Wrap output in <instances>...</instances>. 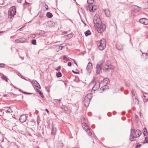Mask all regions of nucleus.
Segmentation results:
<instances>
[{
	"instance_id": "obj_1",
	"label": "nucleus",
	"mask_w": 148,
	"mask_h": 148,
	"mask_svg": "<svg viewBox=\"0 0 148 148\" xmlns=\"http://www.w3.org/2000/svg\"><path fill=\"white\" fill-rule=\"evenodd\" d=\"M130 140L132 142L135 141L136 138L139 137L141 134V131L137 129H131L130 130Z\"/></svg>"
},
{
	"instance_id": "obj_2",
	"label": "nucleus",
	"mask_w": 148,
	"mask_h": 148,
	"mask_svg": "<svg viewBox=\"0 0 148 148\" xmlns=\"http://www.w3.org/2000/svg\"><path fill=\"white\" fill-rule=\"evenodd\" d=\"M92 94L91 93H89L84 97V103L85 106L87 107H88L90 103V99L92 98Z\"/></svg>"
},
{
	"instance_id": "obj_3",
	"label": "nucleus",
	"mask_w": 148,
	"mask_h": 148,
	"mask_svg": "<svg viewBox=\"0 0 148 148\" xmlns=\"http://www.w3.org/2000/svg\"><path fill=\"white\" fill-rule=\"evenodd\" d=\"M95 27H96L97 31L99 33H101L104 31L106 29V25L101 23L98 25H96Z\"/></svg>"
},
{
	"instance_id": "obj_4",
	"label": "nucleus",
	"mask_w": 148,
	"mask_h": 148,
	"mask_svg": "<svg viewBox=\"0 0 148 148\" xmlns=\"http://www.w3.org/2000/svg\"><path fill=\"white\" fill-rule=\"evenodd\" d=\"M16 13V8L15 6L11 7L8 11V18L10 19L13 17Z\"/></svg>"
},
{
	"instance_id": "obj_5",
	"label": "nucleus",
	"mask_w": 148,
	"mask_h": 148,
	"mask_svg": "<svg viewBox=\"0 0 148 148\" xmlns=\"http://www.w3.org/2000/svg\"><path fill=\"white\" fill-rule=\"evenodd\" d=\"M99 45L98 46V48L99 50L102 51L104 49L106 46V42L104 39H101L99 42Z\"/></svg>"
},
{
	"instance_id": "obj_6",
	"label": "nucleus",
	"mask_w": 148,
	"mask_h": 148,
	"mask_svg": "<svg viewBox=\"0 0 148 148\" xmlns=\"http://www.w3.org/2000/svg\"><path fill=\"white\" fill-rule=\"evenodd\" d=\"M93 22L95 24V26L96 25H98L101 23V22L100 18L97 15H95L94 17L93 20Z\"/></svg>"
},
{
	"instance_id": "obj_7",
	"label": "nucleus",
	"mask_w": 148,
	"mask_h": 148,
	"mask_svg": "<svg viewBox=\"0 0 148 148\" xmlns=\"http://www.w3.org/2000/svg\"><path fill=\"white\" fill-rule=\"evenodd\" d=\"M114 67L110 64H106L104 65L103 67V69L104 70H107L109 69H113Z\"/></svg>"
},
{
	"instance_id": "obj_8",
	"label": "nucleus",
	"mask_w": 148,
	"mask_h": 148,
	"mask_svg": "<svg viewBox=\"0 0 148 148\" xmlns=\"http://www.w3.org/2000/svg\"><path fill=\"white\" fill-rule=\"evenodd\" d=\"M102 64H97L96 67V72L97 74H99L102 72Z\"/></svg>"
},
{
	"instance_id": "obj_9",
	"label": "nucleus",
	"mask_w": 148,
	"mask_h": 148,
	"mask_svg": "<svg viewBox=\"0 0 148 148\" xmlns=\"http://www.w3.org/2000/svg\"><path fill=\"white\" fill-rule=\"evenodd\" d=\"M139 22L145 25H148V20L145 18H140L139 20Z\"/></svg>"
},
{
	"instance_id": "obj_10",
	"label": "nucleus",
	"mask_w": 148,
	"mask_h": 148,
	"mask_svg": "<svg viewBox=\"0 0 148 148\" xmlns=\"http://www.w3.org/2000/svg\"><path fill=\"white\" fill-rule=\"evenodd\" d=\"M27 116L25 114L22 115L19 118V121L21 122H24L27 120Z\"/></svg>"
},
{
	"instance_id": "obj_11",
	"label": "nucleus",
	"mask_w": 148,
	"mask_h": 148,
	"mask_svg": "<svg viewBox=\"0 0 148 148\" xmlns=\"http://www.w3.org/2000/svg\"><path fill=\"white\" fill-rule=\"evenodd\" d=\"M26 40L25 38H21L15 40V42L16 43H23L25 42Z\"/></svg>"
},
{
	"instance_id": "obj_12",
	"label": "nucleus",
	"mask_w": 148,
	"mask_h": 148,
	"mask_svg": "<svg viewBox=\"0 0 148 148\" xmlns=\"http://www.w3.org/2000/svg\"><path fill=\"white\" fill-rule=\"evenodd\" d=\"M92 63L91 62H89L86 68L87 70L88 71V72L89 73H90L92 69Z\"/></svg>"
},
{
	"instance_id": "obj_13",
	"label": "nucleus",
	"mask_w": 148,
	"mask_h": 148,
	"mask_svg": "<svg viewBox=\"0 0 148 148\" xmlns=\"http://www.w3.org/2000/svg\"><path fill=\"white\" fill-rule=\"evenodd\" d=\"M116 49L119 50H121L123 49V45L121 43L119 42H118L116 44Z\"/></svg>"
},
{
	"instance_id": "obj_14",
	"label": "nucleus",
	"mask_w": 148,
	"mask_h": 148,
	"mask_svg": "<svg viewBox=\"0 0 148 148\" xmlns=\"http://www.w3.org/2000/svg\"><path fill=\"white\" fill-rule=\"evenodd\" d=\"M104 11L107 17H109L111 16V13L109 9H106L104 10Z\"/></svg>"
},
{
	"instance_id": "obj_15",
	"label": "nucleus",
	"mask_w": 148,
	"mask_h": 148,
	"mask_svg": "<svg viewBox=\"0 0 148 148\" xmlns=\"http://www.w3.org/2000/svg\"><path fill=\"white\" fill-rule=\"evenodd\" d=\"M143 96L144 102H145L148 100V94L146 93H144Z\"/></svg>"
},
{
	"instance_id": "obj_16",
	"label": "nucleus",
	"mask_w": 148,
	"mask_h": 148,
	"mask_svg": "<svg viewBox=\"0 0 148 148\" xmlns=\"http://www.w3.org/2000/svg\"><path fill=\"white\" fill-rule=\"evenodd\" d=\"M89 10L90 12H93L96 10L95 8H94V6H92L91 5H89Z\"/></svg>"
},
{
	"instance_id": "obj_17",
	"label": "nucleus",
	"mask_w": 148,
	"mask_h": 148,
	"mask_svg": "<svg viewBox=\"0 0 148 148\" xmlns=\"http://www.w3.org/2000/svg\"><path fill=\"white\" fill-rule=\"evenodd\" d=\"M133 101L134 104L138 105L139 104V101L136 97L133 98Z\"/></svg>"
},
{
	"instance_id": "obj_18",
	"label": "nucleus",
	"mask_w": 148,
	"mask_h": 148,
	"mask_svg": "<svg viewBox=\"0 0 148 148\" xmlns=\"http://www.w3.org/2000/svg\"><path fill=\"white\" fill-rule=\"evenodd\" d=\"M31 6V4L27 2L26 0H25V3L23 4V6L24 8Z\"/></svg>"
},
{
	"instance_id": "obj_19",
	"label": "nucleus",
	"mask_w": 148,
	"mask_h": 148,
	"mask_svg": "<svg viewBox=\"0 0 148 148\" xmlns=\"http://www.w3.org/2000/svg\"><path fill=\"white\" fill-rule=\"evenodd\" d=\"M47 24L49 27H52L55 25L54 22L51 21H48L47 22Z\"/></svg>"
},
{
	"instance_id": "obj_20",
	"label": "nucleus",
	"mask_w": 148,
	"mask_h": 148,
	"mask_svg": "<svg viewBox=\"0 0 148 148\" xmlns=\"http://www.w3.org/2000/svg\"><path fill=\"white\" fill-rule=\"evenodd\" d=\"M56 128L54 127H52V129H51V134H52L53 135H54L56 134Z\"/></svg>"
},
{
	"instance_id": "obj_21",
	"label": "nucleus",
	"mask_w": 148,
	"mask_h": 148,
	"mask_svg": "<svg viewBox=\"0 0 148 148\" xmlns=\"http://www.w3.org/2000/svg\"><path fill=\"white\" fill-rule=\"evenodd\" d=\"M133 8L134 10H136L137 11H140L142 9L141 8L136 5L134 6Z\"/></svg>"
},
{
	"instance_id": "obj_22",
	"label": "nucleus",
	"mask_w": 148,
	"mask_h": 148,
	"mask_svg": "<svg viewBox=\"0 0 148 148\" xmlns=\"http://www.w3.org/2000/svg\"><path fill=\"white\" fill-rule=\"evenodd\" d=\"M100 83L99 82H97L96 83L93 88H96V89H98L100 87Z\"/></svg>"
},
{
	"instance_id": "obj_23",
	"label": "nucleus",
	"mask_w": 148,
	"mask_h": 148,
	"mask_svg": "<svg viewBox=\"0 0 148 148\" xmlns=\"http://www.w3.org/2000/svg\"><path fill=\"white\" fill-rule=\"evenodd\" d=\"M82 125L83 128L85 130H86L87 129V128H88V127L87 125V124L85 123H82Z\"/></svg>"
},
{
	"instance_id": "obj_24",
	"label": "nucleus",
	"mask_w": 148,
	"mask_h": 148,
	"mask_svg": "<svg viewBox=\"0 0 148 148\" xmlns=\"http://www.w3.org/2000/svg\"><path fill=\"white\" fill-rule=\"evenodd\" d=\"M1 78L3 80H5L6 82H8V78L4 75L3 74L2 75Z\"/></svg>"
},
{
	"instance_id": "obj_25",
	"label": "nucleus",
	"mask_w": 148,
	"mask_h": 148,
	"mask_svg": "<svg viewBox=\"0 0 148 148\" xmlns=\"http://www.w3.org/2000/svg\"><path fill=\"white\" fill-rule=\"evenodd\" d=\"M37 92H38L39 94L40 95L41 97L43 98L44 97V96L42 92L40 90H39L38 89H37Z\"/></svg>"
},
{
	"instance_id": "obj_26",
	"label": "nucleus",
	"mask_w": 148,
	"mask_h": 148,
	"mask_svg": "<svg viewBox=\"0 0 148 148\" xmlns=\"http://www.w3.org/2000/svg\"><path fill=\"white\" fill-rule=\"evenodd\" d=\"M47 16L49 18H51L53 16V15L50 12H48L47 13Z\"/></svg>"
},
{
	"instance_id": "obj_27",
	"label": "nucleus",
	"mask_w": 148,
	"mask_h": 148,
	"mask_svg": "<svg viewBox=\"0 0 148 148\" xmlns=\"http://www.w3.org/2000/svg\"><path fill=\"white\" fill-rule=\"evenodd\" d=\"M143 130L144 132L143 133L144 136H147L148 134V132L147 129L145 127Z\"/></svg>"
},
{
	"instance_id": "obj_28",
	"label": "nucleus",
	"mask_w": 148,
	"mask_h": 148,
	"mask_svg": "<svg viewBox=\"0 0 148 148\" xmlns=\"http://www.w3.org/2000/svg\"><path fill=\"white\" fill-rule=\"evenodd\" d=\"M91 33L90 30H88L85 32V34L86 36L90 35L91 34Z\"/></svg>"
},
{
	"instance_id": "obj_29",
	"label": "nucleus",
	"mask_w": 148,
	"mask_h": 148,
	"mask_svg": "<svg viewBox=\"0 0 148 148\" xmlns=\"http://www.w3.org/2000/svg\"><path fill=\"white\" fill-rule=\"evenodd\" d=\"M109 81V79L107 78H105L103 79V82L104 83H105L106 84L108 83Z\"/></svg>"
},
{
	"instance_id": "obj_30",
	"label": "nucleus",
	"mask_w": 148,
	"mask_h": 148,
	"mask_svg": "<svg viewBox=\"0 0 148 148\" xmlns=\"http://www.w3.org/2000/svg\"><path fill=\"white\" fill-rule=\"evenodd\" d=\"M57 146L60 147H62L63 145L62 141H60L57 144Z\"/></svg>"
},
{
	"instance_id": "obj_31",
	"label": "nucleus",
	"mask_w": 148,
	"mask_h": 148,
	"mask_svg": "<svg viewBox=\"0 0 148 148\" xmlns=\"http://www.w3.org/2000/svg\"><path fill=\"white\" fill-rule=\"evenodd\" d=\"M86 130V132L88 134V135L91 136L92 134V133L90 132L89 128H88Z\"/></svg>"
},
{
	"instance_id": "obj_32",
	"label": "nucleus",
	"mask_w": 148,
	"mask_h": 148,
	"mask_svg": "<svg viewBox=\"0 0 148 148\" xmlns=\"http://www.w3.org/2000/svg\"><path fill=\"white\" fill-rule=\"evenodd\" d=\"M56 76L57 77H60L62 76V73L60 72H58L56 73Z\"/></svg>"
},
{
	"instance_id": "obj_33",
	"label": "nucleus",
	"mask_w": 148,
	"mask_h": 148,
	"mask_svg": "<svg viewBox=\"0 0 148 148\" xmlns=\"http://www.w3.org/2000/svg\"><path fill=\"white\" fill-rule=\"evenodd\" d=\"M36 84L35 85V86L36 87H37L39 89H40L41 88V87L39 84H38L36 81Z\"/></svg>"
},
{
	"instance_id": "obj_34",
	"label": "nucleus",
	"mask_w": 148,
	"mask_h": 148,
	"mask_svg": "<svg viewBox=\"0 0 148 148\" xmlns=\"http://www.w3.org/2000/svg\"><path fill=\"white\" fill-rule=\"evenodd\" d=\"M8 108H9V109L8 110H6L5 111V112L7 113H11V112H12V111L11 110L10 107H7Z\"/></svg>"
},
{
	"instance_id": "obj_35",
	"label": "nucleus",
	"mask_w": 148,
	"mask_h": 148,
	"mask_svg": "<svg viewBox=\"0 0 148 148\" xmlns=\"http://www.w3.org/2000/svg\"><path fill=\"white\" fill-rule=\"evenodd\" d=\"M142 56H144L145 57H146V58H147V57H146L147 56L148 58V53H143L142 54Z\"/></svg>"
},
{
	"instance_id": "obj_36",
	"label": "nucleus",
	"mask_w": 148,
	"mask_h": 148,
	"mask_svg": "<svg viewBox=\"0 0 148 148\" xmlns=\"http://www.w3.org/2000/svg\"><path fill=\"white\" fill-rule=\"evenodd\" d=\"M93 0H87V3L88 4H91L93 3Z\"/></svg>"
},
{
	"instance_id": "obj_37",
	"label": "nucleus",
	"mask_w": 148,
	"mask_h": 148,
	"mask_svg": "<svg viewBox=\"0 0 148 148\" xmlns=\"http://www.w3.org/2000/svg\"><path fill=\"white\" fill-rule=\"evenodd\" d=\"M143 143H148V137H145L144 142Z\"/></svg>"
},
{
	"instance_id": "obj_38",
	"label": "nucleus",
	"mask_w": 148,
	"mask_h": 148,
	"mask_svg": "<svg viewBox=\"0 0 148 148\" xmlns=\"http://www.w3.org/2000/svg\"><path fill=\"white\" fill-rule=\"evenodd\" d=\"M69 110L68 109L67 107L66 106L64 108V111L65 112L67 113V112Z\"/></svg>"
},
{
	"instance_id": "obj_39",
	"label": "nucleus",
	"mask_w": 148,
	"mask_h": 148,
	"mask_svg": "<svg viewBox=\"0 0 148 148\" xmlns=\"http://www.w3.org/2000/svg\"><path fill=\"white\" fill-rule=\"evenodd\" d=\"M32 44L33 45L36 44V40L35 39L33 40L32 41Z\"/></svg>"
},
{
	"instance_id": "obj_40",
	"label": "nucleus",
	"mask_w": 148,
	"mask_h": 148,
	"mask_svg": "<svg viewBox=\"0 0 148 148\" xmlns=\"http://www.w3.org/2000/svg\"><path fill=\"white\" fill-rule=\"evenodd\" d=\"M36 36L35 34H31L29 36V37L31 38H34Z\"/></svg>"
},
{
	"instance_id": "obj_41",
	"label": "nucleus",
	"mask_w": 148,
	"mask_h": 148,
	"mask_svg": "<svg viewBox=\"0 0 148 148\" xmlns=\"http://www.w3.org/2000/svg\"><path fill=\"white\" fill-rule=\"evenodd\" d=\"M18 76H19L22 78L26 80H27L24 77H23V76L22 75H21V74H20L19 75H18Z\"/></svg>"
},
{
	"instance_id": "obj_42",
	"label": "nucleus",
	"mask_w": 148,
	"mask_h": 148,
	"mask_svg": "<svg viewBox=\"0 0 148 148\" xmlns=\"http://www.w3.org/2000/svg\"><path fill=\"white\" fill-rule=\"evenodd\" d=\"M61 68V66H58L57 69H55L57 71H60V69Z\"/></svg>"
},
{
	"instance_id": "obj_43",
	"label": "nucleus",
	"mask_w": 148,
	"mask_h": 148,
	"mask_svg": "<svg viewBox=\"0 0 148 148\" xmlns=\"http://www.w3.org/2000/svg\"><path fill=\"white\" fill-rule=\"evenodd\" d=\"M141 146V144L137 145L136 146V148H140Z\"/></svg>"
},
{
	"instance_id": "obj_44",
	"label": "nucleus",
	"mask_w": 148,
	"mask_h": 148,
	"mask_svg": "<svg viewBox=\"0 0 148 148\" xmlns=\"http://www.w3.org/2000/svg\"><path fill=\"white\" fill-rule=\"evenodd\" d=\"M5 65L4 64H0V67H4Z\"/></svg>"
},
{
	"instance_id": "obj_45",
	"label": "nucleus",
	"mask_w": 148,
	"mask_h": 148,
	"mask_svg": "<svg viewBox=\"0 0 148 148\" xmlns=\"http://www.w3.org/2000/svg\"><path fill=\"white\" fill-rule=\"evenodd\" d=\"M131 93L133 96H134L135 95V93L134 92V91L133 90H132L131 91Z\"/></svg>"
},
{
	"instance_id": "obj_46",
	"label": "nucleus",
	"mask_w": 148,
	"mask_h": 148,
	"mask_svg": "<svg viewBox=\"0 0 148 148\" xmlns=\"http://www.w3.org/2000/svg\"><path fill=\"white\" fill-rule=\"evenodd\" d=\"M107 86H103L102 90H104L106 88H107Z\"/></svg>"
},
{
	"instance_id": "obj_47",
	"label": "nucleus",
	"mask_w": 148,
	"mask_h": 148,
	"mask_svg": "<svg viewBox=\"0 0 148 148\" xmlns=\"http://www.w3.org/2000/svg\"><path fill=\"white\" fill-rule=\"evenodd\" d=\"M71 65H72L71 63V62H69L68 63V65L69 66H71Z\"/></svg>"
},
{
	"instance_id": "obj_48",
	"label": "nucleus",
	"mask_w": 148,
	"mask_h": 148,
	"mask_svg": "<svg viewBox=\"0 0 148 148\" xmlns=\"http://www.w3.org/2000/svg\"><path fill=\"white\" fill-rule=\"evenodd\" d=\"M67 57H66V56L64 55L63 56V59L64 60H65L67 58Z\"/></svg>"
},
{
	"instance_id": "obj_49",
	"label": "nucleus",
	"mask_w": 148,
	"mask_h": 148,
	"mask_svg": "<svg viewBox=\"0 0 148 148\" xmlns=\"http://www.w3.org/2000/svg\"><path fill=\"white\" fill-rule=\"evenodd\" d=\"M65 106H63L61 107V109H62L64 110V108H65Z\"/></svg>"
},
{
	"instance_id": "obj_50",
	"label": "nucleus",
	"mask_w": 148,
	"mask_h": 148,
	"mask_svg": "<svg viewBox=\"0 0 148 148\" xmlns=\"http://www.w3.org/2000/svg\"><path fill=\"white\" fill-rule=\"evenodd\" d=\"M72 71L75 74H78L79 73L78 72H77L75 71H74L73 70H72Z\"/></svg>"
},
{
	"instance_id": "obj_51",
	"label": "nucleus",
	"mask_w": 148,
	"mask_h": 148,
	"mask_svg": "<svg viewBox=\"0 0 148 148\" xmlns=\"http://www.w3.org/2000/svg\"><path fill=\"white\" fill-rule=\"evenodd\" d=\"M56 101L57 102V101H58L59 102V103L60 101H61V99H56Z\"/></svg>"
},
{
	"instance_id": "obj_52",
	"label": "nucleus",
	"mask_w": 148,
	"mask_h": 148,
	"mask_svg": "<svg viewBox=\"0 0 148 148\" xmlns=\"http://www.w3.org/2000/svg\"><path fill=\"white\" fill-rule=\"evenodd\" d=\"M22 0H17V2L19 3H21L22 2Z\"/></svg>"
},
{
	"instance_id": "obj_53",
	"label": "nucleus",
	"mask_w": 148,
	"mask_h": 148,
	"mask_svg": "<svg viewBox=\"0 0 148 148\" xmlns=\"http://www.w3.org/2000/svg\"><path fill=\"white\" fill-rule=\"evenodd\" d=\"M59 49H60V50H62V49L63 47L61 46H60L59 47Z\"/></svg>"
},
{
	"instance_id": "obj_54",
	"label": "nucleus",
	"mask_w": 148,
	"mask_h": 148,
	"mask_svg": "<svg viewBox=\"0 0 148 148\" xmlns=\"http://www.w3.org/2000/svg\"><path fill=\"white\" fill-rule=\"evenodd\" d=\"M45 8H46L47 10L48 9V6L47 5H45Z\"/></svg>"
},
{
	"instance_id": "obj_55",
	"label": "nucleus",
	"mask_w": 148,
	"mask_h": 148,
	"mask_svg": "<svg viewBox=\"0 0 148 148\" xmlns=\"http://www.w3.org/2000/svg\"><path fill=\"white\" fill-rule=\"evenodd\" d=\"M66 60L67 61H69L70 60L69 58L68 57H67V58L66 59Z\"/></svg>"
},
{
	"instance_id": "obj_56",
	"label": "nucleus",
	"mask_w": 148,
	"mask_h": 148,
	"mask_svg": "<svg viewBox=\"0 0 148 148\" xmlns=\"http://www.w3.org/2000/svg\"><path fill=\"white\" fill-rule=\"evenodd\" d=\"M146 5H147V8H148V2H147L146 3Z\"/></svg>"
},
{
	"instance_id": "obj_57",
	"label": "nucleus",
	"mask_w": 148,
	"mask_h": 148,
	"mask_svg": "<svg viewBox=\"0 0 148 148\" xmlns=\"http://www.w3.org/2000/svg\"><path fill=\"white\" fill-rule=\"evenodd\" d=\"M4 97H7L8 96V95H7L4 94L3 95Z\"/></svg>"
},
{
	"instance_id": "obj_58",
	"label": "nucleus",
	"mask_w": 148,
	"mask_h": 148,
	"mask_svg": "<svg viewBox=\"0 0 148 148\" xmlns=\"http://www.w3.org/2000/svg\"><path fill=\"white\" fill-rule=\"evenodd\" d=\"M22 92L23 93L25 94H27V92H26L22 91Z\"/></svg>"
},
{
	"instance_id": "obj_59",
	"label": "nucleus",
	"mask_w": 148,
	"mask_h": 148,
	"mask_svg": "<svg viewBox=\"0 0 148 148\" xmlns=\"http://www.w3.org/2000/svg\"><path fill=\"white\" fill-rule=\"evenodd\" d=\"M73 61H74V63H75V64L77 66V63L75 62V60H74Z\"/></svg>"
},
{
	"instance_id": "obj_60",
	"label": "nucleus",
	"mask_w": 148,
	"mask_h": 148,
	"mask_svg": "<svg viewBox=\"0 0 148 148\" xmlns=\"http://www.w3.org/2000/svg\"><path fill=\"white\" fill-rule=\"evenodd\" d=\"M23 27H22L21 28H20V29H18V31H21V29H22V28Z\"/></svg>"
},
{
	"instance_id": "obj_61",
	"label": "nucleus",
	"mask_w": 148,
	"mask_h": 148,
	"mask_svg": "<svg viewBox=\"0 0 148 148\" xmlns=\"http://www.w3.org/2000/svg\"><path fill=\"white\" fill-rule=\"evenodd\" d=\"M45 111L47 112L48 113H49V110H48L47 109H46V110H45Z\"/></svg>"
},
{
	"instance_id": "obj_62",
	"label": "nucleus",
	"mask_w": 148,
	"mask_h": 148,
	"mask_svg": "<svg viewBox=\"0 0 148 148\" xmlns=\"http://www.w3.org/2000/svg\"><path fill=\"white\" fill-rule=\"evenodd\" d=\"M68 19V20L70 21L72 23H73V21L71 19H69V18Z\"/></svg>"
},
{
	"instance_id": "obj_63",
	"label": "nucleus",
	"mask_w": 148,
	"mask_h": 148,
	"mask_svg": "<svg viewBox=\"0 0 148 148\" xmlns=\"http://www.w3.org/2000/svg\"><path fill=\"white\" fill-rule=\"evenodd\" d=\"M31 94H32V93H29V92H27V94H28V95Z\"/></svg>"
},
{
	"instance_id": "obj_64",
	"label": "nucleus",
	"mask_w": 148,
	"mask_h": 148,
	"mask_svg": "<svg viewBox=\"0 0 148 148\" xmlns=\"http://www.w3.org/2000/svg\"><path fill=\"white\" fill-rule=\"evenodd\" d=\"M36 81L35 80V81L34 82V84L35 85H36Z\"/></svg>"
}]
</instances>
